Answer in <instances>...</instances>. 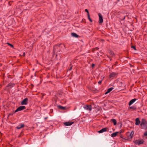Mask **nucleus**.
<instances>
[{
  "label": "nucleus",
  "instance_id": "423d86ee",
  "mask_svg": "<svg viewBox=\"0 0 147 147\" xmlns=\"http://www.w3.org/2000/svg\"><path fill=\"white\" fill-rule=\"evenodd\" d=\"M117 73L115 72H113L111 73L109 76L110 78L113 79L117 75Z\"/></svg>",
  "mask_w": 147,
  "mask_h": 147
},
{
  "label": "nucleus",
  "instance_id": "2f4dec72",
  "mask_svg": "<svg viewBox=\"0 0 147 147\" xmlns=\"http://www.w3.org/2000/svg\"><path fill=\"white\" fill-rule=\"evenodd\" d=\"M109 93V92H108V91H107L105 93V94H107Z\"/></svg>",
  "mask_w": 147,
  "mask_h": 147
},
{
  "label": "nucleus",
  "instance_id": "39448f33",
  "mask_svg": "<svg viewBox=\"0 0 147 147\" xmlns=\"http://www.w3.org/2000/svg\"><path fill=\"white\" fill-rule=\"evenodd\" d=\"M26 107L25 106H22L18 107L15 111V113L19 111H21L26 109Z\"/></svg>",
  "mask_w": 147,
  "mask_h": 147
},
{
  "label": "nucleus",
  "instance_id": "9d476101",
  "mask_svg": "<svg viewBox=\"0 0 147 147\" xmlns=\"http://www.w3.org/2000/svg\"><path fill=\"white\" fill-rule=\"evenodd\" d=\"M25 125L22 123H20L19 125L16 127V128L18 129H20L21 128L24 127Z\"/></svg>",
  "mask_w": 147,
  "mask_h": 147
},
{
  "label": "nucleus",
  "instance_id": "aec40b11",
  "mask_svg": "<svg viewBox=\"0 0 147 147\" xmlns=\"http://www.w3.org/2000/svg\"><path fill=\"white\" fill-rule=\"evenodd\" d=\"M113 88H113V87L110 88H108L107 89V91H108V92H111Z\"/></svg>",
  "mask_w": 147,
  "mask_h": 147
},
{
  "label": "nucleus",
  "instance_id": "cd10ccee",
  "mask_svg": "<svg viewBox=\"0 0 147 147\" xmlns=\"http://www.w3.org/2000/svg\"><path fill=\"white\" fill-rule=\"evenodd\" d=\"M102 81V80L100 81L99 82H98V84H100L101 83Z\"/></svg>",
  "mask_w": 147,
  "mask_h": 147
},
{
  "label": "nucleus",
  "instance_id": "f3484780",
  "mask_svg": "<svg viewBox=\"0 0 147 147\" xmlns=\"http://www.w3.org/2000/svg\"><path fill=\"white\" fill-rule=\"evenodd\" d=\"M111 121H112L114 124V125H116L117 124V121L115 119H112L111 120Z\"/></svg>",
  "mask_w": 147,
  "mask_h": 147
},
{
  "label": "nucleus",
  "instance_id": "f257e3e1",
  "mask_svg": "<svg viewBox=\"0 0 147 147\" xmlns=\"http://www.w3.org/2000/svg\"><path fill=\"white\" fill-rule=\"evenodd\" d=\"M61 45L58 44L54 46L53 48V55L57 53L58 52H60Z\"/></svg>",
  "mask_w": 147,
  "mask_h": 147
},
{
  "label": "nucleus",
  "instance_id": "412c9836",
  "mask_svg": "<svg viewBox=\"0 0 147 147\" xmlns=\"http://www.w3.org/2000/svg\"><path fill=\"white\" fill-rule=\"evenodd\" d=\"M88 18L89 21L91 22H92V20L90 18V16L89 14H88Z\"/></svg>",
  "mask_w": 147,
  "mask_h": 147
},
{
  "label": "nucleus",
  "instance_id": "9b49d317",
  "mask_svg": "<svg viewBox=\"0 0 147 147\" xmlns=\"http://www.w3.org/2000/svg\"><path fill=\"white\" fill-rule=\"evenodd\" d=\"M136 123L135 124L136 125H138L140 123V121L139 120V119L137 118L136 119Z\"/></svg>",
  "mask_w": 147,
  "mask_h": 147
},
{
  "label": "nucleus",
  "instance_id": "f03ea898",
  "mask_svg": "<svg viewBox=\"0 0 147 147\" xmlns=\"http://www.w3.org/2000/svg\"><path fill=\"white\" fill-rule=\"evenodd\" d=\"M140 125L142 129H147V121L145 119H142Z\"/></svg>",
  "mask_w": 147,
  "mask_h": 147
},
{
  "label": "nucleus",
  "instance_id": "bb28decb",
  "mask_svg": "<svg viewBox=\"0 0 147 147\" xmlns=\"http://www.w3.org/2000/svg\"><path fill=\"white\" fill-rule=\"evenodd\" d=\"M144 136H147V131L144 133Z\"/></svg>",
  "mask_w": 147,
  "mask_h": 147
},
{
  "label": "nucleus",
  "instance_id": "f704fd0d",
  "mask_svg": "<svg viewBox=\"0 0 147 147\" xmlns=\"http://www.w3.org/2000/svg\"><path fill=\"white\" fill-rule=\"evenodd\" d=\"M121 131L120 132V133H121Z\"/></svg>",
  "mask_w": 147,
  "mask_h": 147
},
{
  "label": "nucleus",
  "instance_id": "b1692460",
  "mask_svg": "<svg viewBox=\"0 0 147 147\" xmlns=\"http://www.w3.org/2000/svg\"><path fill=\"white\" fill-rule=\"evenodd\" d=\"M7 44L8 45L10 46L12 48H13V46L12 45L9 43H7Z\"/></svg>",
  "mask_w": 147,
  "mask_h": 147
},
{
  "label": "nucleus",
  "instance_id": "20e7f679",
  "mask_svg": "<svg viewBox=\"0 0 147 147\" xmlns=\"http://www.w3.org/2000/svg\"><path fill=\"white\" fill-rule=\"evenodd\" d=\"M83 108L89 111H91L92 109V106L90 105H85L84 106Z\"/></svg>",
  "mask_w": 147,
  "mask_h": 147
},
{
  "label": "nucleus",
  "instance_id": "c756f323",
  "mask_svg": "<svg viewBox=\"0 0 147 147\" xmlns=\"http://www.w3.org/2000/svg\"><path fill=\"white\" fill-rule=\"evenodd\" d=\"M95 66V65L94 64H92V67H94Z\"/></svg>",
  "mask_w": 147,
  "mask_h": 147
},
{
  "label": "nucleus",
  "instance_id": "2eb2a0df",
  "mask_svg": "<svg viewBox=\"0 0 147 147\" xmlns=\"http://www.w3.org/2000/svg\"><path fill=\"white\" fill-rule=\"evenodd\" d=\"M134 134V131H132L130 133V134L128 135V137L129 138L131 139L132 138Z\"/></svg>",
  "mask_w": 147,
  "mask_h": 147
},
{
  "label": "nucleus",
  "instance_id": "7c9ffc66",
  "mask_svg": "<svg viewBox=\"0 0 147 147\" xmlns=\"http://www.w3.org/2000/svg\"><path fill=\"white\" fill-rule=\"evenodd\" d=\"M72 66H71V67H70V68L69 69V71H70V70H71V69H72Z\"/></svg>",
  "mask_w": 147,
  "mask_h": 147
},
{
  "label": "nucleus",
  "instance_id": "f8f14e48",
  "mask_svg": "<svg viewBox=\"0 0 147 147\" xmlns=\"http://www.w3.org/2000/svg\"><path fill=\"white\" fill-rule=\"evenodd\" d=\"M136 98H134L131 100L129 102V106L132 105L136 100Z\"/></svg>",
  "mask_w": 147,
  "mask_h": 147
},
{
  "label": "nucleus",
  "instance_id": "393cba45",
  "mask_svg": "<svg viewBox=\"0 0 147 147\" xmlns=\"http://www.w3.org/2000/svg\"><path fill=\"white\" fill-rule=\"evenodd\" d=\"M85 11L86 12H87L88 13V14H89L88 11L87 9H85Z\"/></svg>",
  "mask_w": 147,
  "mask_h": 147
},
{
  "label": "nucleus",
  "instance_id": "7ed1b4c3",
  "mask_svg": "<svg viewBox=\"0 0 147 147\" xmlns=\"http://www.w3.org/2000/svg\"><path fill=\"white\" fill-rule=\"evenodd\" d=\"M144 141L143 140H136L134 141V143L136 144L140 145V144H142L143 143Z\"/></svg>",
  "mask_w": 147,
  "mask_h": 147
},
{
  "label": "nucleus",
  "instance_id": "ddd939ff",
  "mask_svg": "<svg viewBox=\"0 0 147 147\" xmlns=\"http://www.w3.org/2000/svg\"><path fill=\"white\" fill-rule=\"evenodd\" d=\"M107 128H102L100 130H99L98 131V132L99 133H102L103 132H105L107 131Z\"/></svg>",
  "mask_w": 147,
  "mask_h": 147
},
{
  "label": "nucleus",
  "instance_id": "a211bd4d",
  "mask_svg": "<svg viewBox=\"0 0 147 147\" xmlns=\"http://www.w3.org/2000/svg\"><path fill=\"white\" fill-rule=\"evenodd\" d=\"M126 16L127 17V16H121L120 17V19L121 20H123L125 19V18Z\"/></svg>",
  "mask_w": 147,
  "mask_h": 147
},
{
  "label": "nucleus",
  "instance_id": "473e14b6",
  "mask_svg": "<svg viewBox=\"0 0 147 147\" xmlns=\"http://www.w3.org/2000/svg\"><path fill=\"white\" fill-rule=\"evenodd\" d=\"M47 118H48V117H45L44 119H47Z\"/></svg>",
  "mask_w": 147,
  "mask_h": 147
},
{
  "label": "nucleus",
  "instance_id": "1a4fd4ad",
  "mask_svg": "<svg viewBox=\"0 0 147 147\" xmlns=\"http://www.w3.org/2000/svg\"><path fill=\"white\" fill-rule=\"evenodd\" d=\"M74 123V122H65L64 123V124L65 126H70L71 125H72Z\"/></svg>",
  "mask_w": 147,
  "mask_h": 147
},
{
  "label": "nucleus",
  "instance_id": "4468645a",
  "mask_svg": "<svg viewBox=\"0 0 147 147\" xmlns=\"http://www.w3.org/2000/svg\"><path fill=\"white\" fill-rule=\"evenodd\" d=\"M71 35L72 36L78 38L79 37V36L77 35L76 33H71Z\"/></svg>",
  "mask_w": 147,
  "mask_h": 147
},
{
  "label": "nucleus",
  "instance_id": "c85d7f7f",
  "mask_svg": "<svg viewBox=\"0 0 147 147\" xmlns=\"http://www.w3.org/2000/svg\"><path fill=\"white\" fill-rule=\"evenodd\" d=\"M48 28H45V32H46L48 30Z\"/></svg>",
  "mask_w": 147,
  "mask_h": 147
},
{
  "label": "nucleus",
  "instance_id": "4be33fe9",
  "mask_svg": "<svg viewBox=\"0 0 147 147\" xmlns=\"http://www.w3.org/2000/svg\"><path fill=\"white\" fill-rule=\"evenodd\" d=\"M129 108L130 109H132L134 110H136V108L135 106H131L129 107Z\"/></svg>",
  "mask_w": 147,
  "mask_h": 147
},
{
  "label": "nucleus",
  "instance_id": "0eeeda50",
  "mask_svg": "<svg viewBox=\"0 0 147 147\" xmlns=\"http://www.w3.org/2000/svg\"><path fill=\"white\" fill-rule=\"evenodd\" d=\"M98 15L99 17V20L98 22L99 23H101L103 22V19L102 16L101 14L100 13H99L98 14Z\"/></svg>",
  "mask_w": 147,
  "mask_h": 147
},
{
  "label": "nucleus",
  "instance_id": "a878e982",
  "mask_svg": "<svg viewBox=\"0 0 147 147\" xmlns=\"http://www.w3.org/2000/svg\"><path fill=\"white\" fill-rule=\"evenodd\" d=\"M131 48H133L135 50H136V47L135 46H133L131 47Z\"/></svg>",
  "mask_w": 147,
  "mask_h": 147
},
{
  "label": "nucleus",
  "instance_id": "6ab92c4d",
  "mask_svg": "<svg viewBox=\"0 0 147 147\" xmlns=\"http://www.w3.org/2000/svg\"><path fill=\"white\" fill-rule=\"evenodd\" d=\"M58 107L61 109V110H64L65 109V107H63L62 106H61V105H59L58 106Z\"/></svg>",
  "mask_w": 147,
  "mask_h": 147
},
{
  "label": "nucleus",
  "instance_id": "5701e85b",
  "mask_svg": "<svg viewBox=\"0 0 147 147\" xmlns=\"http://www.w3.org/2000/svg\"><path fill=\"white\" fill-rule=\"evenodd\" d=\"M109 53L111 55V56H113L114 55V53L112 51H110L109 52Z\"/></svg>",
  "mask_w": 147,
  "mask_h": 147
},
{
  "label": "nucleus",
  "instance_id": "6e6552de",
  "mask_svg": "<svg viewBox=\"0 0 147 147\" xmlns=\"http://www.w3.org/2000/svg\"><path fill=\"white\" fill-rule=\"evenodd\" d=\"M28 98H26L21 102V104L22 105H26L28 103Z\"/></svg>",
  "mask_w": 147,
  "mask_h": 147
},
{
  "label": "nucleus",
  "instance_id": "dca6fc26",
  "mask_svg": "<svg viewBox=\"0 0 147 147\" xmlns=\"http://www.w3.org/2000/svg\"><path fill=\"white\" fill-rule=\"evenodd\" d=\"M119 132L117 131V132H115V133H114L112 134L111 135V137H116L117 136V134Z\"/></svg>",
  "mask_w": 147,
  "mask_h": 147
},
{
  "label": "nucleus",
  "instance_id": "72a5a7b5",
  "mask_svg": "<svg viewBox=\"0 0 147 147\" xmlns=\"http://www.w3.org/2000/svg\"><path fill=\"white\" fill-rule=\"evenodd\" d=\"M119 1H120V0H117V1H118V2Z\"/></svg>",
  "mask_w": 147,
  "mask_h": 147
}]
</instances>
